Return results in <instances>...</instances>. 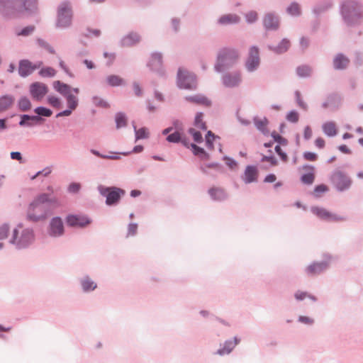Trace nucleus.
Wrapping results in <instances>:
<instances>
[{
  "label": "nucleus",
  "instance_id": "nucleus-1",
  "mask_svg": "<svg viewBox=\"0 0 363 363\" xmlns=\"http://www.w3.org/2000/svg\"><path fill=\"white\" fill-rule=\"evenodd\" d=\"M38 10V0H0V12L9 18L32 14Z\"/></svg>",
  "mask_w": 363,
  "mask_h": 363
},
{
  "label": "nucleus",
  "instance_id": "nucleus-2",
  "mask_svg": "<svg viewBox=\"0 0 363 363\" xmlns=\"http://www.w3.org/2000/svg\"><path fill=\"white\" fill-rule=\"evenodd\" d=\"M58 199L55 196H50L48 194H41L37 196L30 203L27 211V217L32 221L45 220L49 214L48 206H58Z\"/></svg>",
  "mask_w": 363,
  "mask_h": 363
},
{
  "label": "nucleus",
  "instance_id": "nucleus-3",
  "mask_svg": "<svg viewBox=\"0 0 363 363\" xmlns=\"http://www.w3.org/2000/svg\"><path fill=\"white\" fill-rule=\"evenodd\" d=\"M340 14L347 26H358L363 22V4L355 0H346L341 4Z\"/></svg>",
  "mask_w": 363,
  "mask_h": 363
},
{
  "label": "nucleus",
  "instance_id": "nucleus-4",
  "mask_svg": "<svg viewBox=\"0 0 363 363\" xmlns=\"http://www.w3.org/2000/svg\"><path fill=\"white\" fill-rule=\"evenodd\" d=\"M330 182L337 191L343 192L350 189L352 181L345 172L335 169L330 176Z\"/></svg>",
  "mask_w": 363,
  "mask_h": 363
},
{
  "label": "nucleus",
  "instance_id": "nucleus-5",
  "mask_svg": "<svg viewBox=\"0 0 363 363\" xmlns=\"http://www.w3.org/2000/svg\"><path fill=\"white\" fill-rule=\"evenodd\" d=\"M72 10L69 3L60 4L57 11L56 26L59 28H65L72 23Z\"/></svg>",
  "mask_w": 363,
  "mask_h": 363
},
{
  "label": "nucleus",
  "instance_id": "nucleus-6",
  "mask_svg": "<svg viewBox=\"0 0 363 363\" xmlns=\"http://www.w3.org/2000/svg\"><path fill=\"white\" fill-rule=\"evenodd\" d=\"M311 213L318 218L325 222H344L347 220L345 216L339 215L320 206H311Z\"/></svg>",
  "mask_w": 363,
  "mask_h": 363
},
{
  "label": "nucleus",
  "instance_id": "nucleus-7",
  "mask_svg": "<svg viewBox=\"0 0 363 363\" xmlns=\"http://www.w3.org/2000/svg\"><path fill=\"white\" fill-rule=\"evenodd\" d=\"M98 189L100 194L106 197V203L108 206L117 203L125 194V190L115 186L106 187L104 186H99Z\"/></svg>",
  "mask_w": 363,
  "mask_h": 363
},
{
  "label": "nucleus",
  "instance_id": "nucleus-8",
  "mask_svg": "<svg viewBox=\"0 0 363 363\" xmlns=\"http://www.w3.org/2000/svg\"><path fill=\"white\" fill-rule=\"evenodd\" d=\"M260 63L261 59L259 48L256 45L250 46L245 61V68L246 71L249 73L256 72L259 69Z\"/></svg>",
  "mask_w": 363,
  "mask_h": 363
},
{
  "label": "nucleus",
  "instance_id": "nucleus-9",
  "mask_svg": "<svg viewBox=\"0 0 363 363\" xmlns=\"http://www.w3.org/2000/svg\"><path fill=\"white\" fill-rule=\"evenodd\" d=\"M177 85L185 89H194L196 87V76L189 71L179 68L177 73Z\"/></svg>",
  "mask_w": 363,
  "mask_h": 363
},
{
  "label": "nucleus",
  "instance_id": "nucleus-10",
  "mask_svg": "<svg viewBox=\"0 0 363 363\" xmlns=\"http://www.w3.org/2000/svg\"><path fill=\"white\" fill-rule=\"evenodd\" d=\"M324 260L321 262H314L308 265L305 272L308 276H315L321 274L325 272L330 265V263L333 259L332 255L328 253L323 255Z\"/></svg>",
  "mask_w": 363,
  "mask_h": 363
},
{
  "label": "nucleus",
  "instance_id": "nucleus-11",
  "mask_svg": "<svg viewBox=\"0 0 363 363\" xmlns=\"http://www.w3.org/2000/svg\"><path fill=\"white\" fill-rule=\"evenodd\" d=\"M17 230H14L12 242L15 243L18 247H25L33 241L34 235L31 230H23L19 238H17Z\"/></svg>",
  "mask_w": 363,
  "mask_h": 363
},
{
  "label": "nucleus",
  "instance_id": "nucleus-12",
  "mask_svg": "<svg viewBox=\"0 0 363 363\" xmlns=\"http://www.w3.org/2000/svg\"><path fill=\"white\" fill-rule=\"evenodd\" d=\"M279 16L274 13H267L263 18V26L267 30H277L279 28Z\"/></svg>",
  "mask_w": 363,
  "mask_h": 363
},
{
  "label": "nucleus",
  "instance_id": "nucleus-13",
  "mask_svg": "<svg viewBox=\"0 0 363 363\" xmlns=\"http://www.w3.org/2000/svg\"><path fill=\"white\" fill-rule=\"evenodd\" d=\"M66 222L71 227L84 228L91 223V220L82 215H69L66 218Z\"/></svg>",
  "mask_w": 363,
  "mask_h": 363
},
{
  "label": "nucleus",
  "instance_id": "nucleus-14",
  "mask_svg": "<svg viewBox=\"0 0 363 363\" xmlns=\"http://www.w3.org/2000/svg\"><path fill=\"white\" fill-rule=\"evenodd\" d=\"M48 91V86L41 82H35L30 86V95L36 101H41Z\"/></svg>",
  "mask_w": 363,
  "mask_h": 363
},
{
  "label": "nucleus",
  "instance_id": "nucleus-15",
  "mask_svg": "<svg viewBox=\"0 0 363 363\" xmlns=\"http://www.w3.org/2000/svg\"><path fill=\"white\" fill-rule=\"evenodd\" d=\"M64 233L62 220L59 217L53 218L50 223L49 234L53 237L60 236Z\"/></svg>",
  "mask_w": 363,
  "mask_h": 363
},
{
  "label": "nucleus",
  "instance_id": "nucleus-16",
  "mask_svg": "<svg viewBox=\"0 0 363 363\" xmlns=\"http://www.w3.org/2000/svg\"><path fill=\"white\" fill-rule=\"evenodd\" d=\"M258 171L257 168L253 165L246 167L242 179L245 184H250L257 181Z\"/></svg>",
  "mask_w": 363,
  "mask_h": 363
},
{
  "label": "nucleus",
  "instance_id": "nucleus-17",
  "mask_svg": "<svg viewBox=\"0 0 363 363\" xmlns=\"http://www.w3.org/2000/svg\"><path fill=\"white\" fill-rule=\"evenodd\" d=\"M350 59L342 53L337 54L333 60V68L336 70H343L347 68Z\"/></svg>",
  "mask_w": 363,
  "mask_h": 363
},
{
  "label": "nucleus",
  "instance_id": "nucleus-18",
  "mask_svg": "<svg viewBox=\"0 0 363 363\" xmlns=\"http://www.w3.org/2000/svg\"><path fill=\"white\" fill-rule=\"evenodd\" d=\"M41 63L38 65H33L32 63L27 60H23L20 61L18 73L21 77H26L30 74L35 69L40 66Z\"/></svg>",
  "mask_w": 363,
  "mask_h": 363
},
{
  "label": "nucleus",
  "instance_id": "nucleus-19",
  "mask_svg": "<svg viewBox=\"0 0 363 363\" xmlns=\"http://www.w3.org/2000/svg\"><path fill=\"white\" fill-rule=\"evenodd\" d=\"M322 130L323 133L330 138L337 135L338 130L337 125L334 121H326L322 124Z\"/></svg>",
  "mask_w": 363,
  "mask_h": 363
},
{
  "label": "nucleus",
  "instance_id": "nucleus-20",
  "mask_svg": "<svg viewBox=\"0 0 363 363\" xmlns=\"http://www.w3.org/2000/svg\"><path fill=\"white\" fill-rule=\"evenodd\" d=\"M290 45H291L290 41L286 38H284L279 43L278 45L275 46V45H269L268 49L277 54H282L289 50Z\"/></svg>",
  "mask_w": 363,
  "mask_h": 363
},
{
  "label": "nucleus",
  "instance_id": "nucleus-21",
  "mask_svg": "<svg viewBox=\"0 0 363 363\" xmlns=\"http://www.w3.org/2000/svg\"><path fill=\"white\" fill-rule=\"evenodd\" d=\"M333 6V2L330 0H324L317 4L313 8V12L315 15H320L330 9Z\"/></svg>",
  "mask_w": 363,
  "mask_h": 363
},
{
  "label": "nucleus",
  "instance_id": "nucleus-22",
  "mask_svg": "<svg viewBox=\"0 0 363 363\" xmlns=\"http://www.w3.org/2000/svg\"><path fill=\"white\" fill-rule=\"evenodd\" d=\"M254 124L256 128L260 131L263 135H267L269 134V130L267 128V125L269 123V121L266 117L263 118H259L258 117H254L253 118Z\"/></svg>",
  "mask_w": 363,
  "mask_h": 363
},
{
  "label": "nucleus",
  "instance_id": "nucleus-23",
  "mask_svg": "<svg viewBox=\"0 0 363 363\" xmlns=\"http://www.w3.org/2000/svg\"><path fill=\"white\" fill-rule=\"evenodd\" d=\"M148 66L153 71L160 72L162 70V55L160 53L152 54Z\"/></svg>",
  "mask_w": 363,
  "mask_h": 363
},
{
  "label": "nucleus",
  "instance_id": "nucleus-24",
  "mask_svg": "<svg viewBox=\"0 0 363 363\" xmlns=\"http://www.w3.org/2000/svg\"><path fill=\"white\" fill-rule=\"evenodd\" d=\"M242 82L240 71H233L228 73V87H237Z\"/></svg>",
  "mask_w": 363,
  "mask_h": 363
},
{
  "label": "nucleus",
  "instance_id": "nucleus-25",
  "mask_svg": "<svg viewBox=\"0 0 363 363\" xmlns=\"http://www.w3.org/2000/svg\"><path fill=\"white\" fill-rule=\"evenodd\" d=\"M139 41V35L137 33H130L123 38L122 45L123 46L130 47L135 45Z\"/></svg>",
  "mask_w": 363,
  "mask_h": 363
},
{
  "label": "nucleus",
  "instance_id": "nucleus-26",
  "mask_svg": "<svg viewBox=\"0 0 363 363\" xmlns=\"http://www.w3.org/2000/svg\"><path fill=\"white\" fill-rule=\"evenodd\" d=\"M186 99L189 101L206 106H210L211 104V101L207 97L200 94L187 97Z\"/></svg>",
  "mask_w": 363,
  "mask_h": 363
},
{
  "label": "nucleus",
  "instance_id": "nucleus-27",
  "mask_svg": "<svg viewBox=\"0 0 363 363\" xmlns=\"http://www.w3.org/2000/svg\"><path fill=\"white\" fill-rule=\"evenodd\" d=\"M53 86L57 91L65 96L70 94V87L66 84L62 83L60 81H56L54 82Z\"/></svg>",
  "mask_w": 363,
  "mask_h": 363
},
{
  "label": "nucleus",
  "instance_id": "nucleus-28",
  "mask_svg": "<svg viewBox=\"0 0 363 363\" xmlns=\"http://www.w3.org/2000/svg\"><path fill=\"white\" fill-rule=\"evenodd\" d=\"M106 82L111 86H118L124 84V80L118 75L111 74L106 77Z\"/></svg>",
  "mask_w": 363,
  "mask_h": 363
},
{
  "label": "nucleus",
  "instance_id": "nucleus-29",
  "mask_svg": "<svg viewBox=\"0 0 363 363\" xmlns=\"http://www.w3.org/2000/svg\"><path fill=\"white\" fill-rule=\"evenodd\" d=\"M296 74L299 77H308L312 74V68L306 65L298 66L296 68Z\"/></svg>",
  "mask_w": 363,
  "mask_h": 363
},
{
  "label": "nucleus",
  "instance_id": "nucleus-30",
  "mask_svg": "<svg viewBox=\"0 0 363 363\" xmlns=\"http://www.w3.org/2000/svg\"><path fill=\"white\" fill-rule=\"evenodd\" d=\"M13 103V98L10 96H4L0 98V112L8 109Z\"/></svg>",
  "mask_w": 363,
  "mask_h": 363
},
{
  "label": "nucleus",
  "instance_id": "nucleus-31",
  "mask_svg": "<svg viewBox=\"0 0 363 363\" xmlns=\"http://www.w3.org/2000/svg\"><path fill=\"white\" fill-rule=\"evenodd\" d=\"M203 116L202 113H198L196 114L194 121V126L193 128L206 131L207 127L206 123L203 121Z\"/></svg>",
  "mask_w": 363,
  "mask_h": 363
},
{
  "label": "nucleus",
  "instance_id": "nucleus-32",
  "mask_svg": "<svg viewBox=\"0 0 363 363\" xmlns=\"http://www.w3.org/2000/svg\"><path fill=\"white\" fill-rule=\"evenodd\" d=\"M191 147L192 148L193 153L195 155L199 157L202 160L208 159V154L205 152V150L203 148H201L194 144H191Z\"/></svg>",
  "mask_w": 363,
  "mask_h": 363
},
{
  "label": "nucleus",
  "instance_id": "nucleus-33",
  "mask_svg": "<svg viewBox=\"0 0 363 363\" xmlns=\"http://www.w3.org/2000/svg\"><path fill=\"white\" fill-rule=\"evenodd\" d=\"M286 12L294 16H298L301 14L300 6L296 3H291L286 9Z\"/></svg>",
  "mask_w": 363,
  "mask_h": 363
},
{
  "label": "nucleus",
  "instance_id": "nucleus-34",
  "mask_svg": "<svg viewBox=\"0 0 363 363\" xmlns=\"http://www.w3.org/2000/svg\"><path fill=\"white\" fill-rule=\"evenodd\" d=\"M240 52L235 48H228V65L236 62L240 57Z\"/></svg>",
  "mask_w": 363,
  "mask_h": 363
},
{
  "label": "nucleus",
  "instance_id": "nucleus-35",
  "mask_svg": "<svg viewBox=\"0 0 363 363\" xmlns=\"http://www.w3.org/2000/svg\"><path fill=\"white\" fill-rule=\"evenodd\" d=\"M209 194L212 198L216 200H220L225 197L224 190L220 188H211L209 190Z\"/></svg>",
  "mask_w": 363,
  "mask_h": 363
},
{
  "label": "nucleus",
  "instance_id": "nucleus-36",
  "mask_svg": "<svg viewBox=\"0 0 363 363\" xmlns=\"http://www.w3.org/2000/svg\"><path fill=\"white\" fill-rule=\"evenodd\" d=\"M201 130L196 129V128H191L189 130V134L193 137L194 140L196 143H201L203 141V137L201 133Z\"/></svg>",
  "mask_w": 363,
  "mask_h": 363
},
{
  "label": "nucleus",
  "instance_id": "nucleus-37",
  "mask_svg": "<svg viewBox=\"0 0 363 363\" xmlns=\"http://www.w3.org/2000/svg\"><path fill=\"white\" fill-rule=\"evenodd\" d=\"M116 123L117 128L124 127L127 124V118L124 113H118L116 115Z\"/></svg>",
  "mask_w": 363,
  "mask_h": 363
},
{
  "label": "nucleus",
  "instance_id": "nucleus-38",
  "mask_svg": "<svg viewBox=\"0 0 363 363\" xmlns=\"http://www.w3.org/2000/svg\"><path fill=\"white\" fill-rule=\"evenodd\" d=\"M134 129H135V132L136 140L148 138L149 133H148L147 128H141L137 130L136 127L134 126Z\"/></svg>",
  "mask_w": 363,
  "mask_h": 363
},
{
  "label": "nucleus",
  "instance_id": "nucleus-39",
  "mask_svg": "<svg viewBox=\"0 0 363 363\" xmlns=\"http://www.w3.org/2000/svg\"><path fill=\"white\" fill-rule=\"evenodd\" d=\"M18 106L21 111H26L31 108V103L27 97H22L18 101Z\"/></svg>",
  "mask_w": 363,
  "mask_h": 363
},
{
  "label": "nucleus",
  "instance_id": "nucleus-40",
  "mask_svg": "<svg viewBox=\"0 0 363 363\" xmlns=\"http://www.w3.org/2000/svg\"><path fill=\"white\" fill-rule=\"evenodd\" d=\"M66 98H67L68 107L71 110H74L78 105V100H77V97L75 96H74L73 94H68L66 96Z\"/></svg>",
  "mask_w": 363,
  "mask_h": 363
},
{
  "label": "nucleus",
  "instance_id": "nucleus-41",
  "mask_svg": "<svg viewBox=\"0 0 363 363\" xmlns=\"http://www.w3.org/2000/svg\"><path fill=\"white\" fill-rule=\"evenodd\" d=\"M83 289L85 291L94 290L96 288V284L89 279H85L82 281Z\"/></svg>",
  "mask_w": 363,
  "mask_h": 363
},
{
  "label": "nucleus",
  "instance_id": "nucleus-42",
  "mask_svg": "<svg viewBox=\"0 0 363 363\" xmlns=\"http://www.w3.org/2000/svg\"><path fill=\"white\" fill-rule=\"evenodd\" d=\"M286 119L291 123H296L299 120V114L298 113L295 111L292 110L290 111L286 116Z\"/></svg>",
  "mask_w": 363,
  "mask_h": 363
},
{
  "label": "nucleus",
  "instance_id": "nucleus-43",
  "mask_svg": "<svg viewBox=\"0 0 363 363\" xmlns=\"http://www.w3.org/2000/svg\"><path fill=\"white\" fill-rule=\"evenodd\" d=\"M35 113H37L38 116H43L46 117H50L52 112L49 108H45V107H38L35 109Z\"/></svg>",
  "mask_w": 363,
  "mask_h": 363
},
{
  "label": "nucleus",
  "instance_id": "nucleus-44",
  "mask_svg": "<svg viewBox=\"0 0 363 363\" xmlns=\"http://www.w3.org/2000/svg\"><path fill=\"white\" fill-rule=\"evenodd\" d=\"M182 137L179 131H175L173 133L169 134L167 137V140L170 143H178L181 140Z\"/></svg>",
  "mask_w": 363,
  "mask_h": 363
},
{
  "label": "nucleus",
  "instance_id": "nucleus-45",
  "mask_svg": "<svg viewBox=\"0 0 363 363\" xmlns=\"http://www.w3.org/2000/svg\"><path fill=\"white\" fill-rule=\"evenodd\" d=\"M301 180L306 184H312L314 181V174L313 173L304 174L301 176Z\"/></svg>",
  "mask_w": 363,
  "mask_h": 363
},
{
  "label": "nucleus",
  "instance_id": "nucleus-46",
  "mask_svg": "<svg viewBox=\"0 0 363 363\" xmlns=\"http://www.w3.org/2000/svg\"><path fill=\"white\" fill-rule=\"evenodd\" d=\"M245 19L248 23H253L257 20V13L251 11L245 14Z\"/></svg>",
  "mask_w": 363,
  "mask_h": 363
},
{
  "label": "nucleus",
  "instance_id": "nucleus-47",
  "mask_svg": "<svg viewBox=\"0 0 363 363\" xmlns=\"http://www.w3.org/2000/svg\"><path fill=\"white\" fill-rule=\"evenodd\" d=\"M55 70L52 67L43 68L40 71V74L42 77H53L55 74Z\"/></svg>",
  "mask_w": 363,
  "mask_h": 363
},
{
  "label": "nucleus",
  "instance_id": "nucleus-48",
  "mask_svg": "<svg viewBox=\"0 0 363 363\" xmlns=\"http://www.w3.org/2000/svg\"><path fill=\"white\" fill-rule=\"evenodd\" d=\"M48 102L50 106L55 108H60L61 104L60 99L54 96H49L48 97Z\"/></svg>",
  "mask_w": 363,
  "mask_h": 363
},
{
  "label": "nucleus",
  "instance_id": "nucleus-49",
  "mask_svg": "<svg viewBox=\"0 0 363 363\" xmlns=\"http://www.w3.org/2000/svg\"><path fill=\"white\" fill-rule=\"evenodd\" d=\"M35 30V26H29L23 29H22L21 31L16 33L17 35H23V36H28L30 34H31Z\"/></svg>",
  "mask_w": 363,
  "mask_h": 363
},
{
  "label": "nucleus",
  "instance_id": "nucleus-50",
  "mask_svg": "<svg viewBox=\"0 0 363 363\" xmlns=\"http://www.w3.org/2000/svg\"><path fill=\"white\" fill-rule=\"evenodd\" d=\"M296 100L298 105L303 109L306 110L308 108L307 104L301 99V93L298 91L295 92Z\"/></svg>",
  "mask_w": 363,
  "mask_h": 363
},
{
  "label": "nucleus",
  "instance_id": "nucleus-51",
  "mask_svg": "<svg viewBox=\"0 0 363 363\" xmlns=\"http://www.w3.org/2000/svg\"><path fill=\"white\" fill-rule=\"evenodd\" d=\"M216 139L215 135L211 133V131H208L206 135V143L208 147L212 148L213 147V141Z\"/></svg>",
  "mask_w": 363,
  "mask_h": 363
},
{
  "label": "nucleus",
  "instance_id": "nucleus-52",
  "mask_svg": "<svg viewBox=\"0 0 363 363\" xmlns=\"http://www.w3.org/2000/svg\"><path fill=\"white\" fill-rule=\"evenodd\" d=\"M9 231V227L7 224L0 226V240L7 238Z\"/></svg>",
  "mask_w": 363,
  "mask_h": 363
},
{
  "label": "nucleus",
  "instance_id": "nucleus-53",
  "mask_svg": "<svg viewBox=\"0 0 363 363\" xmlns=\"http://www.w3.org/2000/svg\"><path fill=\"white\" fill-rule=\"evenodd\" d=\"M298 322L305 325H311L314 323V320L308 316L300 315L298 318Z\"/></svg>",
  "mask_w": 363,
  "mask_h": 363
},
{
  "label": "nucleus",
  "instance_id": "nucleus-54",
  "mask_svg": "<svg viewBox=\"0 0 363 363\" xmlns=\"http://www.w3.org/2000/svg\"><path fill=\"white\" fill-rule=\"evenodd\" d=\"M272 137L274 138V140L277 142H278L280 145H286L287 140L284 138L279 135L276 132H273L272 133Z\"/></svg>",
  "mask_w": 363,
  "mask_h": 363
},
{
  "label": "nucleus",
  "instance_id": "nucleus-55",
  "mask_svg": "<svg viewBox=\"0 0 363 363\" xmlns=\"http://www.w3.org/2000/svg\"><path fill=\"white\" fill-rule=\"evenodd\" d=\"M101 34V31L99 29L87 28V33H85L84 35L85 37H99Z\"/></svg>",
  "mask_w": 363,
  "mask_h": 363
},
{
  "label": "nucleus",
  "instance_id": "nucleus-56",
  "mask_svg": "<svg viewBox=\"0 0 363 363\" xmlns=\"http://www.w3.org/2000/svg\"><path fill=\"white\" fill-rule=\"evenodd\" d=\"M328 191V188L325 184H320L315 186L314 189V192L317 196H319L320 193H325Z\"/></svg>",
  "mask_w": 363,
  "mask_h": 363
},
{
  "label": "nucleus",
  "instance_id": "nucleus-57",
  "mask_svg": "<svg viewBox=\"0 0 363 363\" xmlns=\"http://www.w3.org/2000/svg\"><path fill=\"white\" fill-rule=\"evenodd\" d=\"M303 156L305 160L308 161H315L318 158L317 154L311 152H305Z\"/></svg>",
  "mask_w": 363,
  "mask_h": 363
},
{
  "label": "nucleus",
  "instance_id": "nucleus-58",
  "mask_svg": "<svg viewBox=\"0 0 363 363\" xmlns=\"http://www.w3.org/2000/svg\"><path fill=\"white\" fill-rule=\"evenodd\" d=\"M225 65V57L221 55H219L218 57V64L216 65V68L218 71H221L223 69V67Z\"/></svg>",
  "mask_w": 363,
  "mask_h": 363
},
{
  "label": "nucleus",
  "instance_id": "nucleus-59",
  "mask_svg": "<svg viewBox=\"0 0 363 363\" xmlns=\"http://www.w3.org/2000/svg\"><path fill=\"white\" fill-rule=\"evenodd\" d=\"M308 293L306 291H297L294 294V297L297 301H303L306 298H307Z\"/></svg>",
  "mask_w": 363,
  "mask_h": 363
},
{
  "label": "nucleus",
  "instance_id": "nucleus-60",
  "mask_svg": "<svg viewBox=\"0 0 363 363\" xmlns=\"http://www.w3.org/2000/svg\"><path fill=\"white\" fill-rule=\"evenodd\" d=\"M240 21V18L237 14H228V24L230 23H238Z\"/></svg>",
  "mask_w": 363,
  "mask_h": 363
},
{
  "label": "nucleus",
  "instance_id": "nucleus-61",
  "mask_svg": "<svg viewBox=\"0 0 363 363\" xmlns=\"http://www.w3.org/2000/svg\"><path fill=\"white\" fill-rule=\"evenodd\" d=\"M81 185L79 183H72L69 186V191L72 193H77L79 191Z\"/></svg>",
  "mask_w": 363,
  "mask_h": 363
},
{
  "label": "nucleus",
  "instance_id": "nucleus-62",
  "mask_svg": "<svg viewBox=\"0 0 363 363\" xmlns=\"http://www.w3.org/2000/svg\"><path fill=\"white\" fill-rule=\"evenodd\" d=\"M312 137V130L310 126L307 125L304 128L303 138L305 140H308Z\"/></svg>",
  "mask_w": 363,
  "mask_h": 363
},
{
  "label": "nucleus",
  "instance_id": "nucleus-63",
  "mask_svg": "<svg viewBox=\"0 0 363 363\" xmlns=\"http://www.w3.org/2000/svg\"><path fill=\"white\" fill-rule=\"evenodd\" d=\"M261 161L262 162H264V161L269 162L273 166L276 165L277 163V159L273 156H263Z\"/></svg>",
  "mask_w": 363,
  "mask_h": 363
},
{
  "label": "nucleus",
  "instance_id": "nucleus-64",
  "mask_svg": "<svg viewBox=\"0 0 363 363\" xmlns=\"http://www.w3.org/2000/svg\"><path fill=\"white\" fill-rule=\"evenodd\" d=\"M274 149L276 152L281 157V158L284 161H286L287 160L286 154L282 151L279 145H277Z\"/></svg>",
  "mask_w": 363,
  "mask_h": 363
}]
</instances>
